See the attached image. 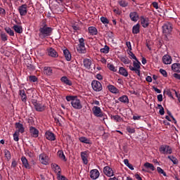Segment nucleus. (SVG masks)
Instances as JSON below:
<instances>
[{
    "mask_svg": "<svg viewBox=\"0 0 180 180\" xmlns=\"http://www.w3.org/2000/svg\"><path fill=\"white\" fill-rule=\"evenodd\" d=\"M44 73L45 75L50 76L53 74V69L51 67L46 66L44 68Z\"/></svg>",
    "mask_w": 180,
    "mask_h": 180,
    "instance_id": "nucleus-32",
    "label": "nucleus"
},
{
    "mask_svg": "<svg viewBox=\"0 0 180 180\" xmlns=\"http://www.w3.org/2000/svg\"><path fill=\"white\" fill-rule=\"evenodd\" d=\"M4 155L7 160V161H10L11 158H12V155H11V152L8 149L4 150Z\"/></svg>",
    "mask_w": 180,
    "mask_h": 180,
    "instance_id": "nucleus-39",
    "label": "nucleus"
},
{
    "mask_svg": "<svg viewBox=\"0 0 180 180\" xmlns=\"http://www.w3.org/2000/svg\"><path fill=\"white\" fill-rule=\"evenodd\" d=\"M79 141H80V143H84V144H91V139L85 136L79 137Z\"/></svg>",
    "mask_w": 180,
    "mask_h": 180,
    "instance_id": "nucleus-34",
    "label": "nucleus"
},
{
    "mask_svg": "<svg viewBox=\"0 0 180 180\" xmlns=\"http://www.w3.org/2000/svg\"><path fill=\"white\" fill-rule=\"evenodd\" d=\"M30 82H39V79L34 75L29 76Z\"/></svg>",
    "mask_w": 180,
    "mask_h": 180,
    "instance_id": "nucleus-45",
    "label": "nucleus"
},
{
    "mask_svg": "<svg viewBox=\"0 0 180 180\" xmlns=\"http://www.w3.org/2000/svg\"><path fill=\"white\" fill-rule=\"evenodd\" d=\"M30 133L32 137H34V139L39 137V131L34 127H30Z\"/></svg>",
    "mask_w": 180,
    "mask_h": 180,
    "instance_id": "nucleus-19",
    "label": "nucleus"
},
{
    "mask_svg": "<svg viewBox=\"0 0 180 180\" xmlns=\"http://www.w3.org/2000/svg\"><path fill=\"white\" fill-rule=\"evenodd\" d=\"M91 86L96 92H101L103 89L102 84H101V82L98 80H93L91 82Z\"/></svg>",
    "mask_w": 180,
    "mask_h": 180,
    "instance_id": "nucleus-5",
    "label": "nucleus"
},
{
    "mask_svg": "<svg viewBox=\"0 0 180 180\" xmlns=\"http://www.w3.org/2000/svg\"><path fill=\"white\" fill-rule=\"evenodd\" d=\"M93 115L96 116V117H102L103 120H105V117H106V115L102 112V109L98 106H94L92 108Z\"/></svg>",
    "mask_w": 180,
    "mask_h": 180,
    "instance_id": "nucleus-2",
    "label": "nucleus"
},
{
    "mask_svg": "<svg viewBox=\"0 0 180 180\" xmlns=\"http://www.w3.org/2000/svg\"><path fill=\"white\" fill-rule=\"evenodd\" d=\"M140 20L141 26L144 28L148 27V26L150 25V19L142 15L140 17Z\"/></svg>",
    "mask_w": 180,
    "mask_h": 180,
    "instance_id": "nucleus-11",
    "label": "nucleus"
},
{
    "mask_svg": "<svg viewBox=\"0 0 180 180\" xmlns=\"http://www.w3.org/2000/svg\"><path fill=\"white\" fill-rule=\"evenodd\" d=\"M51 167L55 169V172L57 174V175H61V168L60 166H58V165L52 164Z\"/></svg>",
    "mask_w": 180,
    "mask_h": 180,
    "instance_id": "nucleus-31",
    "label": "nucleus"
},
{
    "mask_svg": "<svg viewBox=\"0 0 180 180\" xmlns=\"http://www.w3.org/2000/svg\"><path fill=\"white\" fill-rule=\"evenodd\" d=\"M13 140L14 141H19V133H18V131H15L13 135Z\"/></svg>",
    "mask_w": 180,
    "mask_h": 180,
    "instance_id": "nucleus-53",
    "label": "nucleus"
},
{
    "mask_svg": "<svg viewBox=\"0 0 180 180\" xmlns=\"http://www.w3.org/2000/svg\"><path fill=\"white\" fill-rule=\"evenodd\" d=\"M77 97L72 96H66V101L68 102H72L74 99H75Z\"/></svg>",
    "mask_w": 180,
    "mask_h": 180,
    "instance_id": "nucleus-56",
    "label": "nucleus"
},
{
    "mask_svg": "<svg viewBox=\"0 0 180 180\" xmlns=\"http://www.w3.org/2000/svg\"><path fill=\"white\" fill-rule=\"evenodd\" d=\"M108 89L111 92L112 94H119L120 91L116 86L114 85L110 84L108 86Z\"/></svg>",
    "mask_w": 180,
    "mask_h": 180,
    "instance_id": "nucleus-27",
    "label": "nucleus"
},
{
    "mask_svg": "<svg viewBox=\"0 0 180 180\" xmlns=\"http://www.w3.org/2000/svg\"><path fill=\"white\" fill-rule=\"evenodd\" d=\"M1 39L2 41H8V35L4 32L0 34Z\"/></svg>",
    "mask_w": 180,
    "mask_h": 180,
    "instance_id": "nucleus-49",
    "label": "nucleus"
},
{
    "mask_svg": "<svg viewBox=\"0 0 180 180\" xmlns=\"http://www.w3.org/2000/svg\"><path fill=\"white\" fill-rule=\"evenodd\" d=\"M119 74L122 75V77H129V72H127V70L123 67L119 68Z\"/></svg>",
    "mask_w": 180,
    "mask_h": 180,
    "instance_id": "nucleus-29",
    "label": "nucleus"
},
{
    "mask_svg": "<svg viewBox=\"0 0 180 180\" xmlns=\"http://www.w3.org/2000/svg\"><path fill=\"white\" fill-rule=\"evenodd\" d=\"M39 160L41 164H43L44 165H49V158L47 156V154L44 153H41L39 156Z\"/></svg>",
    "mask_w": 180,
    "mask_h": 180,
    "instance_id": "nucleus-8",
    "label": "nucleus"
},
{
    "mask_svg": "<svg viewBox=\"0 0 180 180\" xmlns=\"http://www.w3.org/2000/svg\"><path fill=\"white\" fill-rule=\"evenodd\" d=\"M174 78H176V79H179L180 80V75L178 73H174L173 74Z\"/></svg>",
    "mask_w": 180,
    "mask_h": 180,
    "instance_id": "nucleus-64",
    "label": "nucleus"
},
{
    "mask_svg": "<svg viewBox=\"0 0 180 180\" xmlns=\"http://www.w3.org/2000/svg\"><path fill=\"white\" fill-rule=\"evenodd\" d=\"M21 162L26 169H30V165L29 164V161H27L26 157L22 156Z\"/></svg>",
    "mask_w": 180,
    "mask_h": 180,
    "instance_id": "nucleus-21",
    "label": "nucleus"
},
{
    "mask_svg": "<svg viewBox=\"0 0 180 180\" xmlns=\"http://www.w3.org/2000/svg\"><path fill=\"white\" fill-rule=\"evenodd\" d=\"M46 51L49 57H52L53 58H57L58 57V53L53 48H49Z\"/></svg>",
    "mask_w": 180,
    "mask_h": 180,
    "instance_id": "nucleus-12",
    "label": "nucleus"
},
{
    "mask_svg": "<svg viewBox=\"0 0 180 180\" xmlns=\"http://www.w3.org/2000/svg\"><path fill=\"white\" fill-rule=\"evenodd\" d=\"M101 174L99 173V170L94 169L90 171V178L91 179H98Z\"/></svg>",
    "mask_w": 180,
    "mask_h": 180,
    "instance_id": "nucleus-13",
    "label": "nucleus"
},
{
    "mask_svg": "<svg viewBox=\"0 0 180 180\" xmlns=\"http://www.w3.org/2000/svg\"><path fill=\"white\" fill-rule=\"evenodd\" d=\"M162 33L164 34H171L172 33V24L167 22L162 26Z\"/></svg>",
    "mask_w": 180,
    "mask_h": 180,
    "instance_id": "nucleus-6",
    "label": "nucleus"
},
{
    "mask_svg": "<svg viewBox=\"0 0 180 180\" xmlns=\"http://www.w3.org/2000/svg\"><path fill=\"white\" fill-rule=\"evenodd\" d=\"M107 36H108L109 39H113V37H115L113 32H108Z\"/></svg>",
    "mask_w": 180,
    "mask_h": 180,
    "instance_id": "nucleus-62",
    "label": "nucleus"
},
{
    "mask_svg": "<svg viewBox=\"0 0 180 180\" xmlns=\"http://www.w3.org/2000/svg\"><path fill=\"white\" fill-rule=\"evenodd\" d=\"M53 30H54V29L51 27H49V25H47V22L44 20L42 21L39 29V36L40 39L43 40V39L50 37V36L53 34Z\"/></svg>",
    "mask_w": 180,
    "mask_h": 180,
    "instance_id": "nucleus-1",
    "label": "nucleus"
},
{
    "mask_svg": "<svg viewBox=\"0 0 180 180\" xmlns=\"http://www.w3.org/2000/svg\"><path fill=\"white\" fill-rule=\"evenodd\" d=\"M79 44L77 46V51L80 54H85L86 53V49H85V39L84 38H80L79 39Z\"/></svg>",
    "mask_w": 180,
    "mask_h": 180,
    "instance_id": "nucleus-3",
    "label": "nucleus"
},
{
    "mask_svg": "<svg viewBox=\"0 0 180 180\" xmlns=\"http://www.w3.org/2000/svg\"><path fill=\"white\" fill-rule=\"evenodd\" d=\"M17 166H18V162L13 160L11 163V168H16Z\"/></svg>",
    "mask_w": 180,
    "mask_h": 180,
    "instance_id": "nucleus-59",
    "label": "nucleus"
},
{
    "mask_svg": "<svg viewBox=\"0 0 180 180\" xmlns=\"http://www.w3.org/2000/svg\"><path fill=\"white\" fill-rule=\"evenodd\" d=\"M144 167L146 168H150V169H151V171H155V167H154V165H153L150 162H146L144 164Z\"/></svg>",
    "mask_w": 180,
    "mask_h": 180,
    "instance_id": "nucleus-41",
    "label": "nucleus"
},
{
    "mask_svg": "<svg viewBox=\"0 0 180 180\" xmlns=\"http://www.w3.org/2000/svg\"><path fill=\"white\" fill-rule=\"evenodd\" d=\"M159 151L161 154H172V148L168 145H162L159 148Z\"/></svg>",
    "mask_w": 180,
    "mask_h": 180,
    "instance_id": "nucleus-4",
    "label": "nucleus"
},
{
    "mask_svg": "<svg viewBox=\"0 0 180 180\" xmlns=\"http://www.w3.org/2000/svg\"><path fill=\"white\" fill-rule=\"evenodd\" d=\"M61 82L63 85H67L68 86H72V82L67 77V76H63L60 78Z\"/></svg>",
    "mask_w": 180,
    "mask_h": 180,
    "instance_id": "nucleus-18",
    "label": "nucleus"
},
{
    "mask_svg": "<svg viewBox=\"0 0 180 180\" xmlns=\"http://www.w3.org/2000/svg\"><path fill=\"white\" fill-rule=\"evenodd\" d=\"M112 119L115 120V122H120V120H122V118L119 115L112 116Z\"/></svg>",
    "mask_w": 180,
    "mask_h": 180,
    "instance_id": "nucleus-57",
    "label": "nucleus"
},
{
    "mask_svg": "<svg viewBox=\"0 0 180 180\" xmlns=\"http://www.w3.org/2000/svg\"><path fill=\"white\" fill-rule=\"evenodd\" d=\"M80 157H81L84 165H87V164L89 162L88 157H89V155L88 154V151L81 152Z\"/></svg>",
    "mask_w": 180,
    "mask_h": 180,
    "instance_id": "nucleus-14",
    "label": "nucleus"
},
{
    "mask_svg": "<svg viewBox=\"0 0 180 180\" xmlns=\"http://www.w3.org/2000/svg\"><path fill=\"white\" fill-rule=\"evenodd\" d=\"M57 155L60 158V160H63L65 162L67 161V158H65V155H64V152L63 150H58Z\"/></svg>",
    "mask_w": 180,
    "mask_h": 180,
    "instance_id": "nucleus-37",
    "label": "nucleus"
},
{
    "mask_svg": "<svg viewBox=\"0 0 180 180\" xmlns=\"http://www.w3.org/2000/svg\"><path fill=\"white\" fill-rule=\"evenodd\" d=\"M26 154H27V155L30 157V158H32L33 157V153L32 151L27 150L26 151Z\"/></svg>",
    "mask_w": 180,
    "mask_h": 180,
    "instance_id": "nucleus-63",
    "label": "nucleus"
},
{
    "mask_svg": "<svg viewBox=\"0 0 180 180\" xmlns=\"http://www.w3.org/2000/svg\"><path fill=\"white\" fill-rule=\"evenodd\" d=\"M103 172L107 176H113V169H112L109 166L104 167Z\"/></svg>",
    "mask_w": 180,
    "mask_h": 180,
    "instance_id": "nucleus-20",
    "label": "nucleus"
},
{
    "mask_svg": "<svg viewBox=\"0 0 180 180\" xmlns=\"http://www.w3.org/2000/svg\"><path fill=\"white\" fill-rule=\"evenodd\" d=\"M118 101H120V102H122V103H129V97H127V96L124 95L118 98Z\"/></svg>",
    "mask_w": 180,
    "mask_h": 180,
    "instance_id": "nucleus-35",
    "label": "nucleus"
},
{
    "mask_svg": "<svg viewBox=\"0 0 180 180\" xmlns=\"http://www.w3.org/2000/svg\"><path fill=\"white\" fill-rule=\"evenodd\" d=\"M15 129H17V130L15 131H17V133H21V134H23V133H25V127H23V124L20 122H15Z\"/></svg>",
    "mask_w": 180,
    "mask_h": 180,
    "instance_id": "nucleus-16",
    "label": "nucleus"
},
{
    "mask_svg": "<svg viewBox=\"0 0 180 180\" xmlns=\"http://www.w3.org/2000/svg\"><path fill=\"white\" fill-rule=\"evenodd\" d=\"M129 18L131 22H137L139 19H140V16L139 15V13L136 11H132L129 13Z\"/></svg>",
    "mask_w": 180,
    "mask_h": 180,
    "instance_id": "nucleus-17",
    "label": "nucleus"
},
{
    "mask_svg": "<svg viewBox=\"0 0 180 180\" xmlns=\"http://www.w3.org/2000/svg\"><path fill=\"white\" fill-rule=\"evenodd\" d=\"M13 29L15 32L18 33V34H22V33H23V28L20 25H14Z\"/></svg>",
    "mask_w": 180,
    "mask_h": 180,
    "instance_id": "nucleus-25",
    "label": "nucleus"
},
{
    "mask_svg": "<svg viewBox=\"0 0 180 180\" xmlns=\"http://www.w3.org/2000/svg\"><path fill=\"white\" fill-rule=\"evenodd\" d=\"M129 68L131 71H134L135 74H136L139 77H140V72H141V71L140 70V68L136 69V68H133V66L129 65Z\"/></svg>",
    "mask_w": 180,
    "mask_h": 180,
    "instance_id": "nucleus-43",
    "label": "nucleus"
},
{
    "mask_svg": "<svg viewBox=\"0 0 180 180\" xmlns=\"http://www.w3.org/2000/svg\"><path fill=\"white\" fill-rule=\"evenodd\" d=\"M172 70L174 71V72H180V63L172 64Z\"/></svg>",
    "mask_w": 180,
    "mask_h": 180,
    "instance_id": "nucleus-33",
    "label": "nucleus"
},
{
    "mask_svg": "<svg viewBox=\"0 0 180 180\" xmlns=\"http://www.w3.org/2000/svg\"><path fill=\"white\" fill-rule=\"evenodd\" d=\"M70 103L74 109H77L78 110L82 109V104L81 103V100L78 99L77 97L75 98V99L72 100Z\"/></svg>",
    "mask_w": 180,
    "mask_h": 180,
    "instance_id": "nucleus-7",
    "label": "nucleus"
},
{
    "mask_svg": "<svg viewBox=\"0 0 180 180\" xmlns=\"http://www.w3.org/2000/svg\"><path fill=\"white\" fill-rule=\"evenodd\" d=\"M168 160L172 161L174 165H178V159L174 155L167 156Z\"/></svg>",
    "mask_w": 180,
    "mask_h": 180,
    "instance_id": "nucleus-36",
    "label": "nucleus"
},
{
    "mask_svg": "<svg viewBox=\"0 0 180 180\" xmlns=\"http://www.w3.org/2000/svg\"><path fill=\"white\" fill-rule=\"evenodd\" d=\"M27 68L30 70V71H34V70H36V66L34 65H32L30 63H27Z\"/></svg>",
    "mask_w": 180,
    "mask_h": 180,
    "instance_id": "nucleus-50",
    "label": "nucleus"
},
{
    "mask_svg": "<svg viewBox=\"0 0 180 180\" xmlns=\"http://www.w3.org/2000/svg\"><path fill=\"white\" fill-rule=\"evenodd\" d=\"M132 33L133 34H139V33H140V24L137 23L133 26Z\"/></svg>",
    "mask_w": 180,
    "mask_h": 180,
    "instance_id": "nucleus-30",
    "label": "nucleus"
},
{
    "mask_svg": "<svg viewBox=\"0 0 180 180\" xmlns=\"http://www.w3.org/2000/svg\"><path fill=\"white\" fill-rule=\"evenodd\" d=\"M19 95H20V96L21 98V101L22 102H26L27 101V96L26 95L25 90H23V89L20 90Z\"/></svg>",
    "mask_w": 180,
    "mask_h": 180,
    "instance_id": "nucleus-26",
    "label": "nucleus"
},
{
    "mask_svg": "<svg viewBox=\"0 0 180 180\" xmlns=\"http://www.w3.org/2000/svg\"><path fill=\"white\" fill-rule=\"evenodd\" d=\"M120 60L124 64H130V63H131V60H130V59H129V58H127L126 56H121Z\"/></svg>",
    "mask_w": 180,
    "mask_h": 180,
    "instance_id": "nucleus-38",
    "label": "nucleus"
},
{
    "mask_svg": "<svg viewBox=\"0 0 180 180\" xmlns=\"http://www.w3.org/2000/svg\"><path fill=\"white\" fill-rule=\"evenodd\" d=\"M109 50H110L109 46L108 45H105L104 48L100 49V51L103 54H108V53H109Z\"/></svg>",
    "mask_w": 180,
    "mask_h": 180,
    "instance_id": "nucleus-42",
    "label": "nucleus"
},
{
    "mask_svg": "<svg viewBox=\"0 0 180 180\" xmlns=\"http://www.w3.org/2000/svg\"><path fill=\"white\" fill-rule=\"evenodd\" d=\"M84 66L87 70H91V65H92V61L90 59L85 58L83 61Z\"/></svg>",
    "mask_w": 180,
    "mask_h": 180,
    "instance_id": "nucleus-24",
    "label": "nucleus"
},
{
    "mask_svg": "<svg viewBox=\"0 0 180 180\" xmlns=\"http://www.w3.org/2000/svg\"><path fill=\"white\" fill-rule=\"evenodd\" d=\"M157 171L158 174H161L162 175H163V176H167V173L164 171V169H162V168L158 167Z\"/></svg>",
    "mask_w": 180,
    "mask_h": 180,
    "instance_id": "nucleus-48",
    "label": "nucleus"
},
{
    "mask_svg": "<svg viewBox=\"0 0 180 180\" xmlns=\"http://www.w3.org/2000/svg\"><path fill=\"white\" fill-rule=\"evenodd\" d=\"M162 61L164 64H166V65L171 64V63H172V58H171L169 55H165L162 57Z\"/></svg>",
    "mask_w": 180,
    "mask_h": 180,
    "instance_id": "nucleus-22",
    "label": "nucleus"
},
{
    "mask_svg": "<svg viewBox=\"0 0 180 180\" xmlns=\"http://www.w3.org/2000/svg\"><path fill=\"white\" fill-rule=\"evenodd\" d=\"M32 104L34 105V109L37 110V112H43L45 109L44 105H41L40 103H38L36 100L33 101Z\"/></svg>",
    "mask_w": 180,
    "mask_h": 180,
    "instance_id": "nucleus-10",
    "label": "nucleus"
},
{
    "mask_svg": "<svg viewBox=\"0 0 180 180\" xmlns=\"http://www.w3.org/2000/svg\"><path fill=\"white\" fill-rule=\"evenodd\" d=\"M127 131H128V133H130L131 134H133V133H136V129H134V128H131L130 127H128L127 128Z\"/></svg>",
    "mask_w": 180,
    "mask_h": 180,
    "instance_id": "nucleus-55",
    "label": "nucleus"
},
{
    "mask_svg": "<svg viewBox=\"0 0 180 180\" xmlns=\"http://www.w3.org/2000/svg\"><path fill=\"white\" fill-rule=\"evenodd\" d=\"M0 15L1 16H5L6 15V11L3 8L0 7Z\"/></svg>",
    "mask_w": 180,
    "mask_h": 180,
    "instance_id": "nucleus-58",
    "label": "nucleus"
},
{
    "mask_svg": "<svg viewBox=\"0 0 180 180\" xmlns=\"http://www.w3.org/2000/svg\"><path fill=\"white\" fill-rule=\"evenodd\" d=\"M160 74H162V75H163V77H165V78H167L168 77V75L167 73V71L164 69H160Z\"/></svg>",
    "mask_w": 180,
    "mask_h": 180,
    "instance_id": "nucleus-54",
    "label": "nucleus"
},
{
    "mask_svg": "<svg viewBox=\"0 0 180 180\" xmlns=\"http://www.w3.org/2000/svg\"><path fill=\"white\" fill-rule=\"evenodd\" d=\"M4 30L8 34H9V36H15V32H13V30H12V29H11V27H6L4 28Z\"/></svg>",
    "mask_w": 180,
    "mask_h": 180,
    "instance_id": "nucleus-40",
    "label": "nucleus"
},
{
    "mask_svg": "<svg viewBox=\"0 0 180 180\" xmlns=\"http://www.w3.org/2000/svg\"><path fill=\"white\" fill-rule=\"evenodd\" d=\"M107 67L110 71H112L113 72H116V71H117L113 64L108 63Z\"/></svg>",
    "mask_w": 180,
    "mask_h": 180,
    "instance_id": "nucleus-47",
    "label": "nucleus"
},
{
    "mask_svg": "<svg viewBox=\"0 0 180 180\" xmlns=\"http://www.w3.org/2000/svg\"><path fill=\"white\" fill-rule=\"evenodd\" d=\"M57 176L58 180H68V179H66L65 176H61L60 174Z\"/></svg>",
    "mask_w": 180,
    "mask_h": 180,
    "instance_id": "nucleus-61",
    "label": "nucleus"
},
{
    "mask_svg": "<svg viewBox=\"0 0 180 180\" xmlns=\"http://www.w3.org/2000/svg\"><path fill=\"white\" fill-rule=\"evenodd\" d=\"M63 54L67 61H71L72 56H71V53L68 49H66L63 50Z\"/></svg>",
    "mask_w": 180,
    "mask_h": 180,
    "instance_id": "nucleus-28",
    "label": "nucleus"
},
{
    "mask_svg": "<svg viewBox=\"0 0 180 180\" xmlns=\"http://www.w3.org/2000/svg\"><path fill=\"white\" fill-rule=\"evenodd\" d=\"M72 27L74 30L77 31V30H79V26L77 24H73L72 25Z\"/></svg>",
    "mask_w": 180,
    "mask_h": 180,
    "instance_id": "nucleus-60",
    "label": "nucleus"
},
{
    "mask_svg": "<svg viewBox=\"0 0 180 180\" xmlns=\"http://www.w3.org/2000/svg\"><path fill=\"white\" fill-rule=\"evenodd\" d=\"M18 12L20 16H26L27 15V4H22L18 7Z\"/></svg>",
    "mask_w": 180,
    "mask_h": 180,
    "instance_id": "nucleus-9",
    "label": "nucleus"
},
{
    "mask_svg": "<svg viewBox=\"0 0 180 180\" xmlns=\"http://www.w3.org/2000/svg\"><path fill=\"white\" fill-rule=\"evenodd\" d=\"M136 61L133 62V65H134L133 68H135V69L141 68L140 65H141V63H140V61H139V59H137V60H136Z\"/></svg>",
    "mask_w": 180,
    "mask_h": 180,
    "instance_id": "nucleus-46",
    "label": "nucleus"
},
{
    "mask_svg": "<svg viewBox=\"0 0 180 180\" xmlns=\"http://www.w3.org/2000/svg\"><path fill=\"white\" fill-rule=\"evenodd\" d=\"M100 20H101V22H102V23H103L104 25H108V23H109V20H108V19L106 18V17H101V18H100Z\"/></svg>",
    "mask_w": 180,
    "mask_h": 180,
    "instance_id": "nucleus-52",
    "label": "nucleus"
},
{
    "mask_svg": "<svg viewBox=\"0 0 180 180\" xmlns=\"http://www.w3.org/2000/svg\"><path fill=\"white\" fill-rule=\"evenodd\" d=\"M45 137L47 140H49V141H56V135L54 133L46 131L45 133Z\"/></svg>",
    "mask_w": 180,
    "mask_h": 180,
    "instance_id": "nucleus-15",
    "label": "nucleus"
},
{
    "mask_svg": "<svg viewBox=\"0 0 180 180\" xmlns=\"http://www.w3.org/2000/svg\"><path fill=\"white\" fill-rule=\"evenodd\" d=\"M128 54L129 56V58L135 60V61H137V57H136V55H134V53H133V52H131V51H129L128 52Z\"/></svg>",
    "mask_w": 180,
    "mask_h": 180,
    "instance_id": "nucleus-51",
    "label": "nucleus"
},
{
    "mask_svg": "<svg viewBox=\"0 0 180 180\" xmlns=\"http://www.w3.org/2000/svg\"><path fill=\"white\" fill-rule=\"evenodd\" d=\"M88 30L91 36H96L98 34V29L94 26L89 27Z\"/></svg>",
    "mask_w": 180,
    "mask_h": 180,
    "instance_id": "nucleus-23",
    "label": "nucleus"
},
{
    "mask_svg": "<svg viewBox=\"0 0 180 180\" xmlns=\"http://www.w3.org/2000/svg\"><path fill=\"white\" fill-rule=\"evenodd\" d=\"M118 4L120 6H122V8H126L129 6V3L124 0H121L118 1Z\"/></svg>",
    "mask_w": 180,
    "mask_h": 180,
    "instance_id": "nucleus-44",
    "label": "nucleus"
}]
</instances>
